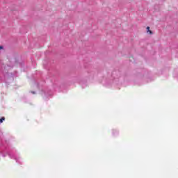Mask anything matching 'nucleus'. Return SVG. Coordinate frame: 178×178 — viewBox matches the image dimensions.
<instances>
[{"instance_id": "1", "label": "nucleus", "mask_w": 178, "mask_h": 178, "mask_svg": "<svg viewBox=\"0 0 178 178\" xmlns=\"http://www.w3.org/2000/svg\"><path fill=\"white\" fill-rule=\"evenodd\" d=\"M146 30H147V33L148 34H152V31L149 29V26H147V27L146 28Z\"/></svg>"}, {"instance_id": "2", "label": "nucleus", "mask_w": 178, "mask_h": 178, "mask_svg": "<svg viewBox=\"0 0 178 178\" xmlns=\"http://www.w3.org/2000/svg\"><path fill=\"white\" fill-rule=\"evenodd\" d=\"M3 120H5V117H2V118L0 119V123H3Z\"/></svg>"}, {"instance_id": "3", "label": "nucleus", "mask_w": 178, "mask_h": 178, "mask_svg": "<svg viewBox=\"0 0 178 178\" xmlns=\"http://www.w3.org/2000/svg\"><path fill=\"white\" fill-rule=\"evenodd\" d=\"M1 49H3V47L0 46V50H1Z\"/></svg>"}, {"instance_id": "4", "label": "nucleus", "mask_w": 178, "mask_h": 178, "mask_svg": "<svg viewBox=\"0 0 178 178\" xmlns=\"http://www.w3.org/2000/svg\"><path fill=\"white\" fill-rule=\"evenodd\" d=\"M32 94H35V92H32Z\"/></svg>"}]
</instances>
